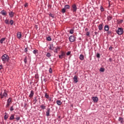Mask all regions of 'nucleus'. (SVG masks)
<instances>
[{
  "label": "nucleus",
  "mask_w": 124,
  "mask_h": 124,
  "mask_svg": "<svg viewBox=\"0 0 124 124\" xmlns=\"http://www.w3.org/2000/svg\"><path fill=\"white\" fill-rule=\"evenodd\" d=\"M1 60L3 63H6V62L9 61V56L7 54H4L2 56Z\"/></svg>",
  "instance_id": "1"
},
{
  "label": "nucleus",
  "mask_w": 124,
  "mask_h": 124,
  "mask_svg": "<svg viewBox=\"0 0 124 124\" xmlns=\"http://www.w3.org/2000/svg\"><path fill=\"white\" fill-rule=\"evenodd\" d=\"M0 97L1 99H2V98H5V97H7V93H6L5 90H4V93H2V92H1L0 93Z\"/></svg>",
  "instance_id": "2"
},
{
  "label": "nucleus",
  "mask_w": 124,
  "mask_h": 124,
  "mask_svg": "<svg viewBox=\"0 0 124 124\" xmlns=\"http://www.w3.org/2000/svg\"><path fill=\"white\" fill-rule=\"evenodd\" d=\"M116 33L119 35H122L124 33V29L122 28H119L118 30L116 31Z\"/></svg>",
  "instance_id": "3"
},
{
  "label": "nucleus",
  "mask_w": 124,
  "mask_h": 124,
  "mask_svg": "<svg viewBox=\"0 0 124 124\" xmlns=\"http://www.w3.org/2000/svg\"><path fill=\"white\" fill-rule=\"evenodd\" d=\"M69 40L70 42H74L76 40V38L75 36L72 35L69 37Z\"/></svg>",
  "instance_id": "4"
},
{
  "label": "nucleus",
  "mask_w": 124,
  "mask_h": 124,
  "mask_svg": "<svg viewBox=\"0 0 124 124\" xmlns=\"http://www.w3.org/2000/svg\"><path fill=\"white\" fill-rule=\"evenodd\" d=\"M59 59H64L65 58V52L64 51H61V55H59Z\"/></svg>",
  "instance_id": "5"
},
{
  "label": "nucleus",
  "mask_w": 124,
  "mask_h": 124,
  "mask_svg": "<svg viewBox=\"0 0 124 124\" xmlns=\"http://www.w3.org/2000/svg\"><path fill=\"white\" fill-rule=\"evenodd\" d=\"M72 7L73 9L72 10L73 12H76V11H77V6L76 5V4H73L72 5Z\"/></svg>",
  "instance_id": "6"
},
{
  "label": "nucleus",
  "mask_w": 124,
  "mask_h": 124,
  "mask_svg": "<svg viewBox=\"0 0 124 124\" xmlns=\"http://www.w3.org/2000/svg\"><path fill=\"white\" fill-rule=\"evenodd\" d=\"M34 94V91H33V90H31L30 92V94L29 96L30 98H32V97H33Z\"/></svg>",
  "instance_id": "7"
},
{
  "label": "nucleus",
  "mask_w": 124,
  "mask_h": 124,
  "mask_svg": "<svg viewBox=\"0 0 124 124\" xmlns=\"http://www.w3.org/2000/svg\"><path fill=\"white\" fill-rule=\"evenodd\" d=\"M14 14H15V13L12 11L11 12H9V16H10V18H13V17H14Z\"/></svg>",
  "instance_id": "8"
},
{
  "label": "nucleus",
  "mask_w": 124,
  "mask_h": 124,
  "mask_svg": "<svg viewBox=\"0 0 124 124\" xmlns=\"http://www.w3.org/2000/svg\"><path fill=\"white\" fill-rule=\"evenodd\" d=\"M17 37L18 39H21L22 37V33L20 31L17 32Z\"/></svg>",
  "instance_id": "9"
},
{
  "label": "nucleus",
  "mask_w": 124,
  "mask_h": 124,
  "mask_svg": "<svg viewBox=\"0 0 124 124\" xmlns=\"http://www.w3.org/2000/svg\"><path fill=\"white\" fill-rule=\"evenodd\" d=\"M50 111H51V109H50V108H47V110L46 111V116L47 117H49V116H50Z\"/></svg>",
  "instance_id": "10"
},
{
  "label": "nucleus",
  "mask_w": 124,
  "mask_h": 124,
  "mask_svg": "<svg viewBox=\"0 0 124 124\" xmlns=\"http://www.w3.org/2000/svg\"><path fill=\"white\" fill-rule=\"evenodd\" d=\"M74 82L76 83H78V77L77 76H75L73 78Z\"/></svg>",
  "instance_id": "11"
},
{
  "label": "nucleus",
  "mask_w": 124,
  "mask_h": 124,
  "mask_svg": "<svg viewBox=\"0 0 124 124\" xmlns=\"http://www.w3.org/2000/svg\"><path fill=\"white\" fill-rule=\"evenodd\" d=\"M98 30L99 31H102L103 30V23H102L98 26Z\"/></svg>",
  "instance_id": "12"
},
{
  "label": "nucleus",
  "mask_w": 124,
  "mask_h": 124,
  "mask_svg": "<svg viewBox=\"0 0 124 124\" xmlns=\"http://www.w3.org/2000/svg\"><path fill=\"white\" fill-rule=\"evenodd\" d=\"M92 100H93V102H97L98 101V98L97 97H93Z\"/></svg>",
  "instance_id": "13"
},
{
  "label": "nucleus",
  "mask_w": 124,
  "mask_h": 124,
  "mask_svg": "<svg viewBox=\"0 0 124 124\" xmlns=\"http://www.w3.org/2000/svg\"><path fill=\"white\" fill-rule=\"evenodd\" d=\"M109 26L108 25H106L104 26L105 31H109Z\"/></svg>",
  "instance_id": "14"
},
{
  "label": "nucleus",
  "mask_w": 124,
  "mask_h": 124,
  "mask_svg": "<svg viewBox=\"0 0 124 124\" xmlns=\"http://www.w3.org/2000/svg\"><path fill=\"white\" fill-rule=\"evenodd\" d=\"M1 15H2V16H5L6 15H7V12L3 10L1 11Z\"/></svg>",
  "instance_id": "15"
},
{
  "label": "nucleus",
  "mask_w": 124,
  "mask_h": 124,
  "mask_svg": "<svg viewBox=\"0 0 124 124\" xmlns=\"http://www.w3.org/2000/svg\"><path fill=\"white\" fill-rule=\"evenodd\" d=\"M61 47L59 46H57L55 49L54 50V53H55L56 54H58V50H60Z\"/></svg>",
  "instance_id": "16"
},
{
  "label": "nucleus",
  "mask_w": 124,
  "mask_h": 124,
  "mask_svg": "<svg viewBox=\"0 0 124 124\" xmlns=\"http://www.w3.org/2000/svg\"><path fill=\"white\" fill-rule=\"evenodd\" d=\"M119 122H120L121 124H123L124 123V118L119 117L118 119Z\"/></svg>",
  "instance_id": "17"
},
{
  "label": "nucleus",
  "mask_w": 124,
  "mask_h": 124,
  "mask_svg": "<svg viewBox=\"0 0 124 124\" xmlns=\"http://www.w3.org/2000/svg\"><path fill=\"white\" fill-rule=\"evenodd\" d=\"M49 50H51L52 51L54 50V49H55L54 45H50L49 46Z\"/></svg>",
  "instance_id": "18"
},
{
  "label": "nucleus",
  "mask_w": 124,
  "mask_h": 124,
  "mask_svg": "<svg viewBox=\"0 0 124 124\" xmlns=\"http://www.w3.org/2000/svg\"><path fill=\"white\" fill-rule=\"evenodd\" d=\"M56 103H57V105H59V106H61V105H62V101H61V100H57Z\"/></svg>",
  "instance_id": "19"
},
{
  "label": "nucleus",
  "mask_w": 124,
  "mask_h": 124,
  "mask_svg": "<svg viewBox=\"0 0 124 124\" xmlns=\"http://www.w3.org/2000/svg\"><path fill=\"white\" fill-rule=\"evenodd\" d=\"M79 60H80V61H84V55H83V54L80 55Z\"/></svg>",
  "instance_id": "20"
},
{
  "label": "nucleus",
  "mask_w": 124,
  "mask_h": 124,
  "mask_svg": "<svg viewBox=\"0 0 124 124\" xmlns=\"http://www.w3.org/2000/svg\"><path fill=\"white\" fill-rule=\"evenodd\" d=\"M6 38H3L2 39H1L0 40V43H1V44H2V43H3V41H4L5 40Z\"/></svg>",
  "instance_id": "21"
},
{
  "label": "nucleus",
  "mask_w": 124,
  "mask_h": 124,
  "mask_svg": "<svg viewBox=\"0 0 124 124\" xmlns=\"http://www.w3.org/2000/svg\"><path fill=\"white\" fill-rule=\"evenodd\" d=\"M38 100L37 99V96H36L34 98L33 101L34 102V104H35L36 102H37V101Z\"/></svg>",
  "instance_id": "22"
},
{
  "label": "nucleus",
  "mask_w": 124,
  "mask_h": 124,
  "mask_svg": "<svg viewBox=\"0 0 124 124\" xmlns=\"http://www.w3.org/2000/svg\"><path fill=\"white\" fill-rule=\"evenodd\" d=\"M8 118V116H7V114L6 112L5 113V115L4 116V120H6Z\"/></svg>",
  "instance_id": "23"
},
{
  "label": "nucleus",
  "mask_w": 124,
  "mask_h": 124,
  "mask_svg": "<svg viewBox=\"0 0 124 124\" xmlns=\"http://www.w3.org/2000/svg\"><path fill=\"white\" fill-rule=\"evenodd\" d=\"M4 22L6 25H9V20L8 19H6Z\"/></svg>",
  "instance_id": "24"
},
{
  "label": "nucleus",
  "mask_w": 124,
  "mask_h": 124,
  "mask_svg": "<svg viewBox=\"0 0 124 124\" xmlns=\"http://www.w3.org/2000/svg\"><path fill=\"white\" fill-rule=\"evenodd\" d=\"M64 8H65V9H69V8H70V6H69V5H65L64 6Z\"/></svg>",
  "instance_id": "25"
},
{
  "label": "nucleus",
  "mask_w": 124,
  "mask_h": 124,
  "mask_svg": "<svg viewBox=\"0 0 124 124\" xmlns=\"http://www.w3.org/2000/svg\"><path fill=\"white\" fill-rule=\"evenodd\" d=\"M33 54L34 55H36V54H38V50H34L33 51Z\"/></svg>",
  "instance_id": "26"
},
{
  "label": "nucleus",
  "mask_w": 124,
  "mask_h": 124,
  "mask_svg": "<svg viewBox=\"0 0 124 124\" xmlns=\"http://www.w3.org/2000/svg\"><path fill=\"white\" fill-rule=\"evenodd\" d=\"M70 33H71V34H73V33H74V30L72 29L70 30V31H69Z\"/></svg>",
  "instance_id": "27"
},
{
  "label": "nucleus",
  "mask_w": 124,
  "mask_h": 124,
  "mask_svg": "<svg viewBox=\"0 0 124 124\" xmlns=\"http://www.w3.org/2000/svg\"><path fill=\"white\" fill-rule=\"evenodd\" d=\"M40 108L43 110H44V109L46 108V106H44V105H42L40 106Z\"/></svg>",
  "instance_id": "28"
},
{
  "label": "nucleus",
  "mask_w": 124,
  "mask_h": 124,
  "mask_svg": "<svg viewBox=\"0 0 124 124\" xmlns=\"http://www.w3.org/2000/svg\"><path fill=\"white\" fill-rule=\"evenodd\" d=\"M46 40H47V41H51L52 40V38H51V37L49 36L46 38Z\"/></svg>",
  "instance_id": "29"
},
{
  "label": "nucleus",
  "mask_w": 124,
  "mask_h": 124,
  "mask_svg": "<svg viewBox=\"0 0 124 124\" xmlns=\"http://www.w3.org/2000/svg\"><path fill=\"white\" fill-rule=\"evenodd\" d=\"M10 120H14V114H12L10 117Z\"/></svg>",
  "instance_id": "30"
},
{
  "label": "nucleus",
  "mask_w": 124,
  "mask_h": 124,
  "mask_svg": "<svg viewBox=\"0 0 124 124\" xmlns=\"http://www.w3.org/2000/svg\"><path fill=\"white\" fill-rule=\"evenodd\" d=\"M46 56L47 58H50L51 57V53L48 52L46 53Z\"/></svg>",
  "instance_id": "31"
},
{
  "label": "nucleus",
  "mask_w": 124,
  "mask_h": 124,
  "mask_svg": "<svg viewBox=\"0 0 124 124\" xmlns=\"http://www.w3.org/2000/svg\"><path fill=\"white\" fill-rule=\"evenodd\" d=\"M24 62L25 63H27V62H28V59H27V57H26L24 58Z\"/></svg>",
  "instance_id": "32"
},
{
  "label": "nucleus",
  "mask_w": 124,
  "mask_h": 124,
  "mask_svg": "<svg viewBox=\"0 0 124 124\" xmlns=\"http://www.w3.org/2000/svg\"><path fill=\"white\" fill-rule=\"evenodd\" d=\"M14 23V21H13V20H11L10 21L9 24H11V26H12Z\"/></svg>",
  "instance_id": "33"
},
{
  "label": "nucleus",
  "mask_w": 124,
  "mask_h": 124,
  "mask_svg": "<svg viewBox=\"0 0 124 124\" xmlns=\"http://www.w3.org/2000/svg\"><path fill=\"white\" fill-rule=\"evenodd\" d=\"M45 97L46 98H49V95L47 93H45Z\"/></svg>",
  "instance_id": "34"
},
{
  "label": "nucleus",
  "mask_w": 124,
  "mask_h": 124,
  "mask_svg": "<svg viewBox=\"0 0 124 124\" xmlns=\"http://www.w3.org/2000/svg\"><path fill=\"white\" fill-rule=\"evenodd\" d=\"M66 10L65 9V8H63L62 9V13H65V12H66Z\"/></svg>",
  "instance_id": "35"
},
{
  "label": "nucleus",
  "mask_w": 124,
  "mask_h": 124,
  "mask_svg": "<svg viewBox=\"0 0 124 124\" xmlns=\"http://www.w3.org/2000/svg\"><path fill=\"white\" fill-rule=\"evenodd\" d=\"M108 21H111V20H112V17L110 16H108Z\"/></svg>",
  "instance_id": "36"
},
{
  "label": "nucleus",
  "mask_w": 124,
  "mask_h": 124,
  "mask_svg": "<svg viewBox=\"0 0 124 124\" xmlns=\"http://www.w3.org/2000/svg\"><path fill=\"white\" fill-rule=\"evenodd\" d=\"M11 102V98H9V99H8L7 100V103H9L10 104Z\"/></svg>",
  "instance_id": "37"
},
{
  "label": "nucleus",
  "mask_w": 124,
  "mask_h": 124,
  "mask_svg": "<svg viewBox=\"0 0 124 124\" xmlns=\"http://www.w3.org/2000/svg\"><path fill=\"white\" fill-rule=\"evenodd\" d=\"M104 70H105L104 68H100V71L101 72H104Z\"/></svg>",
  "instance_id": "38"
},
{
  "label": "nucleus",
  "mask_w": 124,
  "mask_h": 124,
  "mask_svg": "<svg viewBox=\"0 0 124 124\" xmlns=\"http://www.w3.org/2000/svg\"><path fill=\"white\" fill-rule=\"evenodd\" d=\"M35 79H38V78H39V77L38 76V74H36L35 75Z\"/></svg>",
  "instance_id": "39"
},
{
  "label": "nucleus",
  "mask_w": 124,
  "mask_h": 124,
  "mask_svg": "<svg viewBox=\"0 0 124 124\" xmlns=\"http://www.w3.org/2000/svg\"><path fill=\"white\" fill-rule=\"evenodd\" d=\"M108 34H112V31H111L109 30L108 31H107Z\"/></svg>",
  "instance_id": "40"
},
{
  "label": "nucleus",
  "mask_w": 124,
  "mask_h": 124,
  "mask_svg": "<svg viewBox=\"0 0 124 124\" xmlns=\"http://www.w3.org/2000/svg\"><path fill=\"white\" fill-rule=\"evenodd\" d=\"M9 106H10V104L7 103V104L6 105V108H8V107H9Z\"/></svg>",
  "instance_id": "41"
},
{
  "label": "nucleus",
  "mask_w": 124,
  "mask_h": 124,
  "mask_svg": "<svg viewBox=\"0 0 124 124\" xmlns=\"http://www.w3.org/2000/svg\"><path fill=\"white\" fill-rule=\"evenodd\" d=\"M96 57L98 59H99L100 58V54L99 53H97Z\"/></svg>",
  "instance_id": "42"
},
{
  "label": "nucleus",
  "mask_w": 124,
  "mask_h": 124,
  "mask_svg": "<svg viewBox=\"0 0 124 124\" xmlns=\"http://www.w3.org/2000/svg\"><path fill=\"white\" fill-rule=\"evenodd\" d=\"M49 73H50L51 74H52V68H50L49 69Z\"/></svg>",
  "instance_id": "43"
},
{
  "label": "nucleus",
  "mask_w": 124,
  "mask_h": 124,
  "mask_svg": "<svg viewBox=\"0 0 124 124\" xmlns=\"http://www.w3.org/2000/svg\"><path fill=\"white\" fill-rule=\"evenodd\" d=\"M70 54H71V51H68V52H67L66 55L67 56H69L70 55Z\"/></svg>",
  "instance_id": "44"
},
{
  "label": "nucleus",
  "mask_w": 124,
  "mask_h": 124,
  "mask_svg": "<svg viewBox=\"0 0 124 124\" xmlns=\"http://www.w3.org/2000/svg\"><path fill=\"white\" fill-rule=\"evenodd\" d=\"M100 10H101V11H102V12L104 11V9L103 8V7H102V6L100 7Z\"/></svg>",
  "instance_id": "45"
},
{
  "label": "nucleus",
  "mask_w": 124,
  "mask_h": 124,
  "mask_svg": "<svg viewBox=\"0 0 124 124\" xmlns=\"http://www.w3.org/2000/svg\"><path fill=\"white\" fill-rule=\"evenodd\" d=\"M25 53H28V47H26L24 49Z\"/></svg>",
  "instance_id": "46"
},
{
  "label": "nucleus",
  "mask_w": 124,
  "mask_h": 124,
  "mask_svg": "<svg viewBox=\"0 0 124 124\" xmlns=\"http://www.w3.org/2000/svg\"><path fill=\"white\" fill-rule=\"evenodd\" d=\"M14 108H13V106H11L10 108V111H14Z\"/></svg>",
  "instance_id": "47"
},
{
  "label": "nucleus",
  "mask_w": 124,
  "mask_h": 124,
  "mask_svg": "<svg viewBox=\"0 0 124 124\" xmlns=\"http://www.w3.org/2000/svg\"><path fill=\"white\" fill-rule=\"evenodd\" d=\"M49 16H50V17H52V19H54V15H53V14H49Z\"/></svg>",
  "instance_id": "48"
},
{
  "label": "nucleus",
  "mask_w": 124,
  "mask_h": 124,
  "mask_svg": "<svg viewBox=\"0 0 124 124\" xmlns=\"http://www.w3.org/2000/svg\"><path fill=\"white\" fill-rule=\"evenodd\" d=\"M86 35L87 36H90V31H87L86 32Z\"/></svg>",
  "instance_id": "49"
},
{
  "label": "nucleus",
  "mask_w": 124,
  "mask_h": 124,
  "mask_svg": "<svg viewBox=\"0 0 124 124\" xmlns=\"http://www.w3.org/2000/svg\"><path fill=\"white\" fill-rule=\"evenodd\" d=\"M16 121H17V122L20 120V117H17L16 118Z\"/></svg>",
  "instance_id": "50"
},
{
  "label": "nucleus",
  "mask_w": 124,
  "mask_h": 124,
  "mask_svg": "<svg viewBox=\"0 0 124 124\" xmlns=\"http://www.w3.org/2000/svg\"><path fill=\"white\" fill-rule=\"evenodd\" d=\"M123 22H124V20L123 19H121V20H119V23H120L121 24H122V23H123Z\"/></svg>",
  "instance_id": "51"
},
{
  "label": "nucleus",
  "mask_w": 124,
  "mask_h": 124,
  "mask_svg": "<svg viewBox=\"0 0 124 124\" xmlns=\"http://www.w3.org/2000/svg\"><path fill=\"white\" fill-rule=\"evenodd\" d=\"M24 7H28V3H26L24 4Z\"/></svg>",
  "instance_id": "52"
},
{
  "label": "nucleus",
  "mask_w": 124,
  "mask_h": 124,
  "mask_svg": "<svg viewBox=\"0 0 124 124\" xmlns=\"http://www.w3.org/2000/svg\"><path fill=\"white\" fill-rule=\"evenodd\" d=\"M112 49H113V47H112V46H110L109 48V50H110V51H112Z\"/></svg>",
  "instance_id": "53"
},
{
  "label": "nucleus",
  "mask_w": 124,
  "mask_h": 124,
  "mask_svg": "<svg viewBox=\"0 0 124 124\" xmlns=\"http://www.w3.org/2000/svg\"><path fill=\"white\" fill-rule=\"evenodd\" d=\"M2 69V65H0V70Z\"/></svg>",
  "instance_id": "54"
},
{
  "label": "nucleus",
  "mask_w": 124,
  "mask_h": 124,
  "mask_svg": "<svg viewBox=\"0 0 124 124\" xmlns=\"http://www.w3.org/2000/svg\"><path fill=\"white\" fill-rule=\"evenodd\" d=\"M48 100H49V101H52V98L51 97L48 98Z\"/></svg>",
  "instance_id": "55"
},
{
  "label": "nucleus",
  "mask_w": 124,
  "mask_h": 124,
  "mask_svg": "<svg viewBox=\"0 0 124 124\" xmlns=\"http://www.w3.org/2000/svg\"><path fill=\"white\" fill-rule=\"evenodd\" d=\"M94 33H95V35H97V34H98V32H94Z\"/></svg>",
  "instance_id": "56"
},
{
  "label": "nucleus",
  "mask_w": 124,
  "mask_h": 124,
  "mask_svg": "<svg viewBox=\"0 0 124 124\" xmlns=\"http://www.w3.org/2000/svg\"><path fill=\"white\" fill-rule=\"evenodd\" d=\"M89 31V29H88V28L85 29V31Z\"/></svg>",
  "instance_id": "57"
},
{
  "label": "nucleus",
  "mask_w": 124,
  "mask_h": 124,
  "mask_svg": "<svg viewBox=\"0 0 124 124\" xmlns=\"http://www.w3.org/2000/svg\"><path fill=\"white\" fill-rule=\"evenodd\" d=\"M109 62H112V59L109 58Z\"/></svg>",
  "instance_id": "58"
},
{
  "label": "nucleus",
  "mask_w": 124,
  "mask_h": 124,
  "mask_svg": "<svg viewBox=\"0 0 124 124\" xmlns=\"http://www.w3.org/2000/svg\"><path fill=\"white\" fill-rule=\"evenodd\" d=\"M121 1H123L124 0H121Z\"/></svg>",
  "instance_id": "59"
},
{
  "label": "nucleus",
  "mask_w": 124,
  "mask_h": 124,
  "mask_svg": "<svg viewBox=\"0 0 124 124\" xmlns=\"http://www.w3.org/2000/svg\"><path fill=\"white\" fill-rule=\"evenodd\" d=\"M4 124L3 123V124Z\"/></svg>",
  "instance_id": "60"
}]
</instances>
